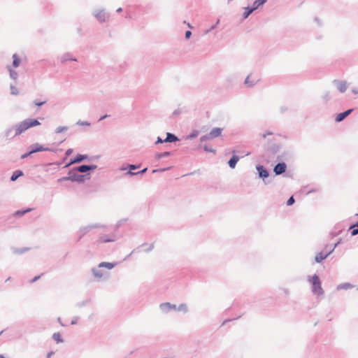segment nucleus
Segmentation results:
<instances>
[{"instance_id":"obj_43","label":"nucleus","mask_w":358,"mask_h":358,"mask_svg":"<svg viewBox=\"0 0 358 358\" xmlns=\"http://www.w3.org/2000/svg\"><path fill=\"white\" fill-rule=\"evenodd\" d=\"M82 125H90L89 123L87 122H83V123H81Z\"/></svg>"},{"instance_id":"obj_28","label":"nucleus","mask_w":358,"mask_h":358,"mask_svg":"<svg viewBox=\"0 0 358 358\" xmlns=\"http://www.w3.org/2000/svg\"><path fill=\"white\" fill-rule=\"evenodd\" d=\"M199 131H194L190 135H189V138H195L198 135H199Z\"/></svg>"},{"instance_id":"obj_16","label":"nucleus","mask_w":358,"mask_h":358,"mask_svg":"<svg viewBox=\"0 0 358 358\" xmlns=\"http://www.w3.org/2000/svg\"><path fill=\"white\" fill-rule=\"evenodd\" d=\"M338 89L341 92H345L347 89V85L345 82H341L338 84Z\"/></svg>"},{"instance_id":"obj_33","label":"nucleus","mask_w":358,"mask_h":358,"mask_svg":"<svg viewBox=\"0 0 358 358\" xmlns=\"http://www.w3.org/2000/svg\"><path fill=\"white\" fill-rule=\"evenodd\" d=\"M272 134H273V132H271V131H268V132H266V133H265V134H262V137H263L264 138H265L268 135H272Z\"/></svg>"},{"instance_id":"obj_7","label":"nucleus","mask_w":358,"mask_h":358,"mask_svg":"<svg viewBox=\"0 0 358 358\" xmlns=\"http://www.w3.org/2000/svg\"><path fill=\"white\" fill-rule=\"evenodd\" d=\"M48 148H44L43 145L36 144L33 146V149L29 152L28 155H31L32 153L36 152H41V151H51Z\"/></svg>"},{"instance_id":"obj_38","label":"nucleus","mask_w":358,"mask_h":358,"mask_svg":"<svg viewBox=\"0 0 358 358\" xmlns=\"http://www.w3.org/2000/svg\"><path fill=\"white\" fill-rule=\"evenodd\" d=\"M164 140L161 139L159 137L158 138L157 141V143H164Z\"/></svg>"},{"instance_id":"obj_49","label":"nucleus","mask_w":358,"mask_h":358,"mask_svg":"<svg viewBox=\"0 0 358 358\" xmlns=\"http://www.w3.org/2000/svg\"><path fill=\"white\" fill-rule=\"evenodd\" d=\"M357 215H358V214H357Z\"/></svg>"},{"instance_id":"obj_10","label":"nucleus","mask_w":358,"mask_h":358,"mask_svg":"<svg viewBox=\"0 0 358 358\" xmlns=\"http://www.w3.org/2000/svg\"><path fill=\"white\" fill-rule=\"evenodd\" d=\"M95 168V166L82 165L77 168V171L81 173H84L87 172V171L94 169Z\"/></svg>"},{"instance_id":"obj_35","label":"nucleus","mask_w":358,"mask_h":358,"mask_svg":"<svg viewBox=\"0 0 358 358\" xmlns=\"http://www.w3.org/2000/svg\"><path fill=\"white\" fill-rule=\"evenodd\" d=\"M73 152V150L72 149H68L66 152V156H69L70 155H71V153Z\"/></svg>"},{"instance_id":"obj_29","label":"nucleus","mask_w":358,"mask_h":358,"mask_svg":"<svg viewBox=\"0 0 358 358\" xmlns=\"http://www.w3.org/2000/svg\"><path fill=\"white\" fill-rule=\"evenodd\" d=\"M112 241L111 239H104V238H101L99 240V242L100 243H101L110 242V241Z\"/></svg>"},{"instance_id":"obj_24","label":"nucleus","mask_w":358,"mask_h":358,"mask_svg":"<svg viewBox=\"0 0 358 358\" xmlns=\"http://www.w3.org/2000/svg\"><path fill=\"white\" fill-rule=\"evenodd\" d=\"M351 287V285L348 283H345V284H343V285H341L338 287V289H348V288H350Z\"/></svg>"},{"instance_id":"obj_32","label":"nucleus","mask_w":358,"mask_h":358,"mask_svg":"<svg viewBox=\"0 0 358 358\" xmlns=\"http://www.w3.org/2000/svg\"><path fill=\"white\" fill-rule=\"evenodd\" d=\"M11 93L13 94H17V89L15 87H11Z\"/></svg>"},{"instance_id":"obj_12","label":"nucleus","mask_w":358,"mask_h":358,"mask_svg":"<svg viewBox=\"0 0 358 358\" xmlns=\"http://www.w3.org/2000/svg\"><path fill=\"white\" fill-rule=\"evenodd\" d=\"M239 158L237 156H233L231 159L229 161V166L234 169L236 166V163L238 162Z\"/></svg>"},{"instance_id":"obj_39","label":"nucleus","mask_w":358,"mask_h":358,"mask_svg":"<svg viewBox=\"0 0 358 358\" xmlns=\"http://www.w3.org/2000/svg\"><path fill=\"white\" fill-rule=\"evenodd\" d=\"M168 155H169V153H168V152H164L163 155H158V157L159 158V157H162V156H167Z\"/></svg>"},{"instance_id":"obj_19","label":"nucleus","mask_w":358,"mask_h":358,"mask_svg":"<svg viewBox=\"0 0 358 358\" xmlns=\"http://www.w3.org/2000/svg\"><path fill=\"white\" fill-rule=\"evenodd\" d=\"M96 17L101 22L105 21L106 16V14L103 12H99L96 14Z\"/></svg>"},{"instance_id":"obj_40","label":"nucleus","mask_w":358,"mask_h":358,"mask_svg":"<svg viewBox=\"0 0 358 358\" xmlns=\"http://www.w3.org/2000/svg\"><path fill=\"white\" fill-rule=\"evenodd\" d=\"M205 150L207 151L215 152V150H208V148L206 146L205 147Z\"/></svg>"},{"instance_id":"obj_31","label":"nucleus","mask_w":358,"mask_h":358,"mask_svg":"<svg viewBox=\"0 0 358 358\" xmlns=\"http://www.w3.org/2000/svg\"><path fill=\"white\" fill-rule=\"evenodd\" d=\"M352 236H355L358 234V229H354L351 231Z\"/></svg>"},{"instance_id":"obj_26","label":"nucleus","mask_w":358,"mask_h":358,"mask_svg":"<svg viewBox=\"0 0 358 358\" xmlns=\"http://www.w3.org/2000/svg\"><path fill=\"white\" fill-rule=\"evenodd\" d=\"M46 103V100H44V101H34V103L38 106H41L43 104H45Z\"/></svg>"},{"instance_id":"obj_48","label":"nucleus","mask_w":358,"mask_h":358,"mask_svg":"<svg viewBox=\"0 0 358 358\" xmlns=\"http://www.w3.org/2000/svg\"><path fill=\"white\" fill-rule=\"evenodd\" d=\"M106 116H103L101 118V120L104 119Z\"/></svg>"},{"instance_id":"obj_2","label":"nucleus","mask_w":358,"mask_h":358,"mask_svg":"<svg viewBox=\"0 0 358 358\" xmlns=\"http://www.w3.org/2000/svg\"><path fill=\"white\" fill-rule=\"evenodd\" d=\"M311 282L313 285V292L317 295L322 294L323 291L319 277L317 275H314L312 278Z\"/></svg>"},{"instance_id":"obj_18","label":"nucleus","mask_w":358,"mask_h":358,"mask_svg":"<svg viewBox=\"0 0 358 358\" xmlns=\"http://www.w3.org/2000/svg\"><path fill=\"white\" fill-rule=\"evenodd\" d=\"M13 66L14 67H17L20 65V59L17 57L16 54H14L13 56Z\"/></svg>"},{"instance_id":"obj_44","label":"nucleus","mask_w":358,"mask_h":358,"mask_svg":"<svg viewBox=\"0 0 358 358\" xmlns=\"http://www.w3.org/2000/svg\"><path fill=\"white\" fill-rule=\"evenodd\" d=\"M52 352H50L48 355V357L47 358H50L51 355H52Z\"/></svg>"},{"instance_id":"obj_22","label":"nucleus","mask_w":358,"mask_h":358,"mask_svg":"<svg viewBox=\"0 0 358 358\" xmlns=\"http://www.w3.org/2000/svg\"><path fill=\"white\" fill-rule=\"evenodd\" d=\"M31 210V208H28V209H27L25 210H23V211L18 210V211L15 212V215H16V216H22L24 213L30 212Z\"/></svg>"},{"instance_id":"obj_27","label":"nucleus","mask_w":358,"mask_h":358,"mask_svg":"<svg viewBox=\"0 0 358 358\" xmlns=\"http://www.w3.org/2000/svg\"><path fill=\"white\" fill-rule=\"evenodd\" d=\"M294 203V197H293V196H291V197L288 199V201H287V206H291V205H292Z\"/></svg>"},{"instance_id":"obj_47","label":"nucleus","mask_w":358,"mask_h":358,"mask_svg":"<svg viewBox=\"0 0 358 358\" xmlns=\"http://www.w3.org/2000/svg\"><path fill=\"white\" fill-rule=\"evenodd\" d=\"M0 358H6V357H4L3 355H0Z\"/></svg>"},{"instance_id":"obj_5","label":"nucleus","mask_w":358,"mask_h":358,"mask_svg":"<svg viewBox=\"0 0 358 358\" xmlns=\"http://www.w3.org/2000/svg\"><path fill=\"white\" fill-rule=\"evenodd\" d=\"M266 2V0H256L252 5V7L248 10V12L245 13V17H247L253 10H256L259 6L263 5Z\"/></svg>"},{"instance_id":"obj_23","label":"nucleus","mask_w":358,"mask_h":358,"mask_svg":"<svg viewBox=\"0 0 358 358\" xmlns=\"http://www.w3.org/2000/svg\"><path fill=\"white\" fill-rule=\"evenodd\" d=\"M77 180L76 177L75 176H73L64 177V178L59 179V181H62V180H72V181H73V180Z\"/></svg>"},{"instance_id":"obj_6","label":"nucleus","mask_w":358,"mask_h":358,"mask_svg":"<svg viewBox=\"0 0 358 358\" xmlns=\"http://www.w3.org/2000/svg\"><path fill=\"white\" fill-rule=\"evenodd\" d=\"M286 164L285 163H279L274 167V172L276 175H280L285 172Z\"/></svg>"},{"instance_id":"obj_45","label":"nucleus","mask_w":358,"mask_h":358,"mask_svg":"<svg viewBox=\"0 0 358 358\" xmlns=\"http://www.w3.org/2000/svg\"><path fill=\"white\" fill-rule=\"evenodd\" d=\"M358 227V223H357V224H355L354 226H352V227H351V229H352V228H355V227Z\"/></svg>"},{"instance_id":"obj_1","label":"nucleus","mask_w":358,"mask_h":358,"mask_svg":"<svg viewBox=\"0 0 358 358\" xmlns=\"http://www.w3.org/2000/svg\"><path fill=\"white\" fill-rule=\"evenodd\" d=\"M41 123L36 119H26L15 126V135L17 136L26 131L29 128L40 125Z\"/></svg>"},{"instance_id":"obj_20","label":"nucleus","mask_w":358,"mask_h":358,"mask_svg":"<svg viewBox=\"0 0 358 358\" xmlns=\"http://www.w3.org/2000/svg\"><path fill=\"white\" fill-rule=\"evenodd\" d=\"M52 338L57 343L62 342V336L59 333H55Z\"/></svg>"},{"instance_id":"obj_30","label":"nucleus","mask_w":358,"mask_h":358,"mask_svg":"<svg viewBox=\"0 0 358 358\" xmlns=\"http://www.w3.org/2000/svg\"><path fill=\"white\" fill-rule=\"evenodd\" d=\"M161 307L162 308H171L172 306H171L170 303H163L161 305Z\"/></svg>"},{"instance_id":"obj_36","label":"nucleus","mask_w":358,"mask_h":358,"mask_svg":"<svg viewBox=\"0 0 358 358\" xmlns=\"http://www.w3.org/2000/svg\"><path fill=\"white\" fill-rule=\"evenodd\" d=\"M40 277H41L40 275L35 277L34 278H33V279L31 280V282H34L36 281L38 279H39V278H40Z\"/></svg>"},{"instance_id":"obj_25","label":"nucleus","mask_w":358,"mask_h":358,"mask_svg":"<svg viewBox=\"0 0 358 358\" xmlns=\"http://www.w3.org/2000/svg\"><path fill=\"white\" fill-rule=\"evenodd\" d=\"M10 76L13 79H16L17 76V73L15 71H14L10 70Z\"/></svg>"},{"instance_id":"obj_14","label":"nucleus","mask_w":358,"mask_h":358,"mask_svg":"<svg viewBox=\"0 0 358 358\" xmlns=\"http://www.w3.org/2000/svg\"><path fill=\"white\" fill-rule=\"evenodd\" d=\"M22 175H23V173H22V171H15L13 173V175H12V176H11L10 179H11V180H12V181H15V180H17L20 176H22Z\"/></svg>"},{"instance_id":"obj_3","label":"nucleus","mask_w":358,"mask_h":358,"mask_svg":"<svg viewBox=\"0 0 358 358\" xmlns=\"http://www.w3.org/2000/svg\"><path fill=\"white\" fill-rule=\"evenodd\" d=\"M222 132V129L214 128L213 129L211 130V131L208 134H206V135L201 137L200 140H201V141H204L213 139L216 137L221 136Z\"/></svg>"},{"instance_id":"obj_46","label":"nucleus","mask_w":358,"mask_h":358,"mask_svg":"<svg viewBox=\"0 0 358 358\" xmlns=\"http://www.w3.org/2000/svg\"><path fill=\"white\" fill-rule=\"evenodd\" d=\"M117 12H121L122 11V8H119L117 10Z\"/></svg>"},{"instance_id":"obj_41","label":"nucleus","mask_w":358,"mask_h":358,"mask_svg":"<svg viewBox=\"0 0 358 358\" xmlns=\"http://www.w3.org/2000/svg\"><path fill=\"white\" fill-rule=\"evenodd\" d=\"M136 167L134 166V165H131L130 166V170H133V169H135Z\"/></svg>"},{"instance_id":"obj_21","label":"nucleus","mask_w":358,"mask_h":358,"mask_svg":"<svg viewBox=\"0 0 358 358\" xmlns=\"http://www.w3.org/2000/svg\"><path fill=\"white\" fill-rule=\"evenodd\" d=\"M250 79H251V76H248L246 78L245 81V84L248 85V86H252L255 84V83L256 82V80H255L251 81Z\"/></svg>"},{"instance_id":"obj_17","label":"nucleus","mask_w":358,"mask_h":358,"mask_svg":"<svg viewBox=\"0 0 358 358\" xmlns=\"http://www.w3.org/2000/svg\"><path fill=\"white\" fill-rule=\"evenodd\" d=\"M94 275L97 278H101L103 277L104 274L101 271H99L98 269L94 268L92 270Z\"/></svg>"},{"instance_id":"obj_9","label":"nucleus","mask_w":358,"mask_h":358,"mask_svg":"<svg viewBox=\"0 0 358 358\" xmlns=\"http://www.w3.org/2000/svg\"><path fill=\"white\" fill-rule=\"evenodd\" d=\"M86 158H87V156L79 155L74 159L71 160L67 165H66V167H68V166H71V164L80 162Z\"/></svg>"},{"instance_id":"obj_11","label":"nucleus","mask_w":358,"mask_h":358,"mask_svg":"<svg viewBox=\"0 0 358 358\" xmlns=\"http://www.w3.org/2000/svg\"><path fill=\"white\" fill-rule=\"evenodd\" d=\"M257 169L259 172V175L260 177L264 178H267L268 176V171L265 169H264V167L262 166H257Z\"/></svg>"},{"instance_id":"obj_42","label":"nucleus","mask_w":358,"mask_h":358,"mask_svg":"<svg viewBox=\"0 0 358 358\" xmlns=\"http://www.w3.org/2000/svg\"><path fill=\"white\" fill-rule=\"evenodd\" d=\"M146 171H147V168L142 170L140 173H145Z\"/></svg>"},{"instance_id":"obj_15","label":"nucleus","mask_w":358,"mask_h":358,"mask_svg":"<svg viewBox=\"0 0 358 358\" xmlns=\"http://www.w3.org/2000/svg\"><path fill=\"white\" fill-rule=\"evenodd\" d=\"M99 267H106L108 269H111L115 266V264L109 262H101L99 265Z\"/></svg>"},{"instance_id":"obj_13","label":"nucleus","mask_w":358,"mask_h":358,"mask_svg":"<svg viewBox=\"0 0 358 358\" xmlns=\"http://www.w3.org/2000/svg\"><path fill=\"white\" fill-rule=\"evenodd\" d=\"M178 140L177 137L171 134V133H167V136H166V139L164 140V141L165 142H174V141H176Z\"/></svg>"},{"instance_id":"obj_34","label":"nucleus","mask_w":358,"mask_h":358,"mask_svg":"<svg viewBox=\"0 0 358 358\" xmlns=\"http://www.w3.org/2000/svg\"><path fill=\"white\" fill-rule=\"evenodd\" d=\"M192 32L190 31H187L185 33V38L187 39L190 37Z\"/></svg>"},{"instance_id":"obj_37","label":"nucleus","mask_w":358,"mask_h":358,"mask_svg":"<svg viewBox=\"0 0 358 358\" xmlns=\"http://www.w3.org/2000/svg\"><path fill=\"white\" fill-rule=\"evenodd\" d=\"M66 130V127H63V128H59L58 129V132H62V131H64Z\"/></svg>"},{"instance_id":"obj_4","label":"nucleus","mask_w":358,"mask_h":358,"mask_svg":"<svg viewBox=\"0 0 358 358\" xmlns=\"http://www.w3.org/2000/svg\"><path fill=\"white\" fill-rule=\"evenodd\" d=\"M336 245H337V243H336L334 245V248H332L331 249H330L329 251H327L325 253L322 252L317 254L315 256V261L317 262H321L322 260L326 259L328 257V255H330L334 251V250L335 249Z\"/></svg>"},{"instance_id":"obj_8","label":"nucleus","mask_w":358,"mask_h":358,"mask_svg":"<svg viewBox=\"0 0 358 358\" xmlns=\"http://www.w3.org/2000/svg\"><path fill=\"white\" fill-rule=\"evenodd\" d=\"M352 111V109H349V110H346L344 113H341L338 114L336 117V121L338 122L342 121L348 115H349L351 113Z\"/></svg>"}]
</instances>
